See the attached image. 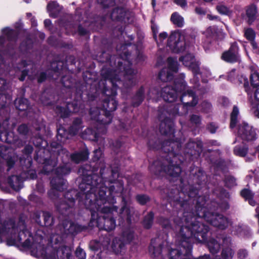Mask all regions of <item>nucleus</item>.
Returning <instances> with one entry per match:
<instances>
[{"mask_svg":"<svg viewBox=\"0 0 259 259\" xmlns=\"http://www.w3.org/2000/svg\"><path fill=\"white\" fill-rule=\"evenodd\" d=\"M42 233L38 231L32 236L22 220L17 226L12 220L3 222L0 220V238L7 239L9 245L21 244L24 248L29 249L32 255L48 259H70L71 252L68 247H62L52 252L51 247H45Z\"/></svg>","mask_w":259,"mask_h":259,"instance_id":"obj_1","label":"nucleus"},{"mask_svg":"<svg viewBox=\"0 0 259 259\" xmlns=\"http://www.w3.org/2000/svg\"><path fill=\"white\" fill-rule=\"evenodd\" d=\"M199 203L197 205L198 217L194 216L191 212H185L183 216L184 222H181L180 218L176 219L174 221L176 229H180L178 237L182 242V248L185 251V255H188L191 250V246L188 240L194 236L200 241H205L206 234L208 231V227L200 222L202 218H204L203 215L204 213L210 212L206 211V208L202 206L203 204L199 205Z\"/></svg>","mask_w":259,"mask_h":259,"instance_id":"obj_2","label":"nucleus"},{"mask_svg":"<svg viewBox=\"0 0 259 259\" xmlns=\"http://www.w3.org/2000/svg\"><path fill=\"white\" fill-rule=\"evenodd\" d=\"M105 189L107 188L100 190L97 195L91 194L96 197L95 201L93 202L87 198L85 203H90L89 207L92 211L91 226H96L99 229L110 231L116 226L113 214L114 212H117V208L115 206H111L115 203V200L113 198H107L106 196Z\"/></svg>","mask_w":259,"mask_h":259,"instance_id":"obj_3","label":"nucleus"},{"mask_svg":"<svg viewBox=\"0 0 259 259\" xmlns=\"http://www.w3.org/2000/svg\"><path fill=\"white\" fill-rule=\"evenodd\" d=\"M117 104V102L114 98H110L108 101L104 103V109L102 110L101 112L105 113V115L101 114L98 108L92 109L90 111L92 118L97 120L99 124H103L104 126L109 124L112 119L111 112L116 110Z\"/></svg>","mask_w":259,"mask_h":259,"instance_id":"obj_4","label":"nucleus"},{"mask_svg":"<svg viewBox=\"0 0 259 259\" xmlns=\"http://www.w3.org/2000/svg\"><path fill=\"white\" fill-rule=\"evenodd\" d=\"M186 88L185 82L181 81L176 84V89L171 88L169 86L165 87L162 89L161 93H159L155 89H152L149 92V96L155 100L162 97L165 101L172 102L176 99L178 93L185 91Z\"/></svg>","mask_w":259,"mask_h":259,"instance_id":"obj_5","label":"nucleus"},{"mask_svg":"<svg viewBox=\"0 0 259 259\" xmlns=\"http://www.w3.org/2000/svg\"><path fill=\"white\" fill-rule=\"evenodd\" d=\"M167 47L175 53L184 51L186 48L184 35L179 31L171 32L168 38Z\"/></svg>","mask_w":259,"mask_h":259,"instance_id":"obj_6","label":"nucleus"},{"mask_svg":"<svg viewBox=\"0 0 259 259\" xmlns=\"http://www.w3.org/2000/svg\"><path fill=\"white\" fill-rule=\"evenodd\" d=\"M69 171V168L67 167H59L57 169V172L59 173V176L55 178H53L51 181L52 188L49 191V194L51 198H53L54 196L56 195V194H55V191H62L66 188L65 181L60 177V175L68 174Z\"/></svg>","mask_w":259,"mask_h":259,"instance_id":"obj_7","label":"nucleus"},{"mask_svg":"<svg viewBox=\"0 0 259 259\" xmlns=\"http://www.w3.org/2000/svg\"><path fill=\"white\" fill-rule=\"evenodd\" d=\"M256 138L255 130L247 123L242 121L238 125V137L235 141L240 142V140L249 141Z\"/></svg>","mask_w":259,"mask_h":259,"instance_id":"obj_8","label":"nucleus"},{"mask_svg":"<svg viewBox=\"0 0 259 259\" xmlns=\"http://www.w3.org/2000/svg\"><path fill=\"white\" fill-rule=\"evenodd\" d=\"M203 216L207 222L221 229H224L230 224L229 220L221 214H214L210 212L204 213Z\"/></svg>","mask_w":259,"mask_h":259,"instance_id":"obj_9","label":"nucleus"},{"mask_svg":"<svg viewBox=\"0 0 259 259\" xmlns=\"http://www.w3.org/2000/svg\"><path fill=\"white\" fill-rule=\"evenodd\" d=\"M167 67L163 68L159 73V77L163 81L170 80L173 73L178 71V64L176 60L169 58L167 61Z\"/></svg>","mask_w":259,"mask_h":259,"instance_id":"obj_10","label":"nucleus"},{"mask_svg":"<svg viewBox=\"0 0 259 259\" xmlns=\"http://www.w3.org/2000/svg\"><path fill=\"white\" fill-rule=\"evenodd\" d=\"M180 60L182 61L183 64L191 69L194 74V77L198 74L199 65L196 62L194 56L190 54H188L180 58Z\"/></svg>","mask_w":259,"mask_h":259,"instance_id":"obj_11","label":"nucleus"},{"mask_svg":"<svg viewBox=\"0 0 259 259\" xmlns=\"http://www.w3.org/2000/svg\"><path fill=\"white\" fill-rule=\"evenodd\" d=\"M78 111L79 107L76 102L68 104L66 108L57 107L56 109V113L62 118L67 117L71 112H77Z\"/></svg>","mask_w":259,"mask_h":259,"instance_id":"obj_12","label":"nucleus"},{"mask_svg":"<svg viewBox=\"0 0 259 259\" xmlns=\"http://www.w3.org/2000/svg\"><path fill=\"white\" fill-rule=\"evenodd\" d=\"M238 47L236 44H233L230 47L229 50L225 52L222 55V59L226 62H234L238 60Z\"/></svg>","mask_w":259,"mask_h":259,"instance_id":"obj_13","label":"nucleus"},{"mask_svg":"<svg viewBox=\"0 0 259 259\" xmlns=\"http://www.w3.org/2000/svg\"><path fill=\"white\" fill-rule=\"evenodd\" d=\"M8 125V120H6L4 121L2 126L0 125V139L2 141L12 143L15 142V140L13 138H11L10 137L11 134L7 132V130L9 128Z\"/></svg>","mask_w":259,"mask_h":259,"instance_id":"obj_14","label":"nucleus"},{"mask_svg":"<svg viewBox=\"0 0 259 259\" xmlns=\"http://www.w3.org/2000/svg\"><path fill=\"white\" fill-rule=\"evenodd\" d=\"M117 63L118 68L115 71H117V72L119 73L120 71L123 69L124 72L123 75H124L125 78L129 80L132 79L136 72L129 66L126 67H124V66L122 65V63L119 61V59H118Z\"/></svg>","mask_w":259,"mask_h":259,"instance_id":"obj_15","label":"nucleus"},{"mask_svg":"<svg viewBox=\"0 0 259 259\" xmlns=\"http://www.w3.org/2000/svg\"><path fill=\"white\" fill-rule=\"evenodd\" d=\"M117 71L107 70L106 68H103L101 70V75L105 79H108L113 85H115V81L118 80L119 78L116 73Z\"/></svg>","mask_w":259,"mask_h":259,"instance_id":"obj_16","label":"nucleus"},{"mask_svg":"<svg viewBox=\"0 0 259 259\" xmlns=\"http://www.w3.org/2000/svg\"><path fill=\"white\" fill-rule=\"evenodd\" d=\"M173 123L169 119L162 121L160 125V132L163 135H172L174 133Z\"/></svg>","mask_w":259,"mask_h":259,"instance_id":"obj_17","label":"nucleus"},{"mask_svg":"<svg viewBox=\"0 0 259 259\" xmlns=\"http://www.w3.org/2000/svg\"><path fill=\"white\" fill-rule=\"evenodd\" d=\"M177 159L176 156L174 157L167 170L164 169L168 175L174 178L178 177L181 171V168L179 165L172 163L176 161Z\"/></svg>","mask_w":259,"mask_h":259,"instance_id":"obj_18","label":"nucleus"},{"mask_svg":"<svg viewBox=\"0 0 259 259\" xmlns=\"http://www.w3.org/2000/svg\"><path fill=\"white\" fill-rule=\"evenodd\" d=\"M250 82L254 87H259V69L256 66H251Z\"/></svg>","mask_w":259,"mask_h":259,"instance_id":"obj_19","label":"nucleus"},{"mask_svg":"<svg viewBox=\"0 0 259 259\" xmlns=\"http://www.w3.org/2000/svg\"><path fill=\"white\" fill-rule=\"evenodd\" d=\"M10 186L15 190L18 191L22 187V180L18 176H13L8 180Z\"/></svg>","mask_w":259,"mask_h":259,"instance_id":"obj_20","label":"nucleus"},{"mask_svg":"<svg viewBox=\"0 0 259 259\" xmlns=\"http://www.w3.org/2000/svg\"><path fill=\"white\" fill-rule=\"evenodd\" d=\"M246 14L249 23H252L257 17V9L254 5H251L247 7Z\"/></svg>","mask_w":259,"mask_h":259,"instance_id":"obj_21","label":"nucleus"},{"mask_svg":"<svg viewBox=\"0 0 259 259\" xmlns=\"http://www.w3.org/2000/svg\"><path fill=\"white\" fill-rule=\"evenodd\" d=\"M89 152L88 150H84L80 153L73 154L71 155V159L75 163H79L81 161H84L88 159Z\"/></svg>","mask_w":259,"mask_h":259,"instance_id":"obj_22","label":"nucleus"},{"mask_svg":"<svg viewBox=\"0 0 259 259\" xmlns=\"http://www.w3.org/2000/svg\"><path fill=\"white\" fill-rule=\"evenodd\" d=\"M152 29L153 33V37L157 41V45L159 47L160 45L162 44L163 41L167 38V34L166 32H162L159 34L158 38H157L156 34L157 33V28L155 25L152 26Z\"/></svg>","mask_w":259,"mask_h":259,"instance_id":"obj_23","label":"nucleus"},{"mask_svg":"<svg viewBox=\"0 0 259 259\" xmlns=\"http://www.w3.org/2000/svg\"><path fill=\"white\" fill-rule=\"evenodd\" d=\"M2 32L3 36H0V44H3V37L7 38L8 39L11 40L13 38H15L16 36V32L9 28H6L3 29Z\"/></svg>","mask_w":259,"mask_h":259,"instance_id":"obj_24","label":"nucleus"},{"mask_svg":"<svg viewBox=\"0 0 259 259\" xmlns=\"http://www.w3.org/2000/svg\"><path fill=\"white\" fill-rule=\"evenodd\" d=\"M170 19L172 22L178 27H182L184 24L183 17L177 12L171 15Z\"/></svg>","mask_w":259,"mask_h":259,"instance_id":"obj_25","label":"nucleus"},{"mask_svg":"<svg viewBox=\"0 0 259 259\" xmlns=\"http://www.w3.org/2000/svg\"><path fill=\"white\" fill-rule=\"evenodd\" d=\"M125 12L122 8H116L114 9L111 14V18L112 20H121L125 15Z\"/></svg>","mask_w":259,"mask_h":259,"instance_id":"obj_26","label":"nucleus"},{"mask_svg":"<svg viewBox=\"0 0 259 259\" xmlns=\"http://www.w3.org/2000/svg\"><path fill=\"white\" fill-rule=\"evenodd\" d=\"M124 246V243L120 240L115 238L113 240L111 248L113 251L116 254L121 252Z\"/></svg>","mask_w":259,"mask_h":259,"instance_id":"obj_27","label":"nucleus"},{"mask_svg":"<svg viewBox=\"0 0 259 259\" xmlns=\"http://www.w3.org/2000/svg\"><path fill=\"white\" fill-rule=\"evenodd\" d=\"M81 121L80 118L76 119L73 123V125L70 127L69 133L71 135L76 134L81 128Z\"/></svg>","mask_w":259,"mask_h":259,"instance_id":"obj_28","label":"nucleus"},{"mask_svg":"<svg viewBox=\"0 0 259 259\" xmlns=\"http://www.w3.org/2000/svg\"><path fill=\"white\" fill-rule=\"evenodd\" d=\"M15 105L19 110L23 111L27 110L28 107V100L24 98L16 99L15 100Z\"/></svg>","mask_w":259,"mask_h":259,"instance_id":"obj_29","label":"nucleus"},{"mask_svg":"<svg viewBox=\"0 0 259 259\" xmlns=\"http://www.w3.org/2000/svg\"><path fill=\"white\" fill-rule=\"evenodd\" d=\"M254 98L256 103L252 110L254 116L259 118V88L254 93Z\"/></svg>","mask_w":259,"mask_h":259,"instance_id":"obj_30","label":"nucleus"},{"mask_svg":"<svg viewBox=\"0 0 259 259\" xmlns=\"http://www.w3.org/2000/svg\"><path fill=\"white\" fill-rule=\"evenodd\" d=\"M187 95H188L189 97H191L193 101L191 102L186 103L185 105L183 106V107H187L188 106H195L197 103V100L194 96V92L191 90H188L187 91V93H185L183 96H186Z\"/></svg>","mask_w":259,"mask_h":259,"instance_id":"obj_31","label":"nucleus"},{"mask_svg":"<svg viewBox=\"0 0 259 259\" xmlns=\"http://www.w3.org/2000/svg\"><path fill=\"white\" fill-rule=\"evenodd\" d=\"M239 114V110L237 107L234 106L231 115L230 127L233 128L237 122V117Z\"/></svg>","mask_w":259,"mask_h":259,"instance_id":"obj_32","label":"nucleus"},{"mask_svg":"<svg viewBox=\"0 0 259 259\" xmlns=\"http://www.w3.org/2000/svg\"><path fill=\"white\" fill-rule=\"evenodd\" d=\"M208 246L210 251L212 253L217 252L220 248V244L214 239H211L208 242Z\"/></svg>","mask_w":259,"mask_h":259,"instance_id":"obj_33","label":"nucleus"},{"mask_svg":"<svg viewBox=\"0 0 259 259\" xmlns=\"http://www.w3.org/2000/svg\"><path fill=\"white\" fill-rule=\"evenodd\" d=\"M247 152V148L244 145L242 146H236L234 149V154L241 157L244 156L246 154Z\"/></svg>","mask_w":259,"mask_h":259,"instance_id":"obj_34","label":"nucleus"},{"mask_svg":"<svg viewBox=\"0 0 259 259\" xmlns=\"http://www.w3.org/2000/svg\"><path fill=\"white\" fill-rule=\"evenodd\" d=\"M216 9L218 12L222 15H230L232 14L230 9L223 4L218 5Z\"/></svg>","mask_w":259,"mask_h":259,"instance_id":"obj_35","label":"nucleus"},{"mask_svg":"<svg viewBox=\"0 0 259 259\" xmlns=\"http://www.w3.org/2000/svg\"><path fill=\"white\" fill-rule=\"evenodd\" d=\"M161 251V247L160 245L156 247L154 245V242L152 241V244L149 247V252L153 257L158 256L160 253Z\"/></svg>","mask_w":259,"mask_h":259,"instance_id":"obj_36","label":"nucleus"},{"mask_svg":"<svg viewBox=\"0 0 259 259\" xmlns=\"http://www.w3.org/2000/svg\"><path fill=\"white\" fill-rule=\"evenodd\" d=\"M69 227L68 228L66 229L65 228H64L65 231L69 233L73 234L78 232H79L81 230V227L77 224L69 222Z\"/></svg>","mask_w":259,"mask_h":259,"instance_id":"obj_37","label":"nucleus"},{"mask_svg":"<svg viewBox=\"0 0 259 259\" xmlns=\"http://www.w3.org/2000/svg\"><path fill=\"white\" fill-rule=\"evenodd\" d=\"M58 7L59 5L56 2L50 3L48 5L47 9L48 11L50 13V15L55 17V15H53V13H56L59 10Z\"/></svg>","mask_w":259,"mask_h":259,"instance_id":"obj_38","label":"nucleus"},{"mask_svg":"<svg viewBox=\"0 0 259 259\" xmlns=\"http://www.w3.org/2000/svg\"><path fill=\"white\" fill-rule=\"evenodd\" d=\"M153 214L152 212H150L145 217L143 221V225L145 228L149 229L151 227L153 222Z\"/></svg>","mask_w":259,"mask_h":259,"instance_id":"obj_39","label":"nucleus"},{"mask_svg":"<svg viewBox=\"0 0 259 259\" xmlns=\"http://www.w3.org/2000/svg\"><path fill=\"white\" fill-rule=\"evenodd\" d=\"M68 204L66 203H61L60 206L58 207L59 210L62 212H64V210H66L67 207H72L74 204V199L73 198H71L68 199Z\"/></svg>","mask_w":259,"mask_h":259,"instance_id":"obj_40","label":"nucleus"},{"mask_svg":"<svg viewBox=\"0 0 259 259\" xmlns=\"http://www.w3.org/2000/svg\"><path fill=\"white\" fill-rule=\"evenodd\" d=\"M68 138V132L63 127H60L58 130V139L61 141Z\"/></svg>","mask_w":259,"mask_h":259,"instance_id":"obj_41","label":"nucleus"},{"mask_svg":"<svg viewBox=\"0 0 259 259\" xmlns=\"http://www.w3.org/2000/svg\"><path fill=\"white\" fill-rule=\"evenodd\" d=\"M123 238L126 242H130L134 238L133 232L131 230L124 231L123 233Z\"/></svg>","mask_w":259,"mask_h":259,"instance_id":"obj_42","label":"nucleus"},{"mask_svg":"<svg viewBox=\"0 0 259 259\" xmlns=\"http://www.w3.org/2000/svg\"><path fill=\"white\" fill-rule=\"evenodd\" d=\"M245 37L250 41H253L255 37V32L251 29H247L245 31Z\"/></svg>","mask_w":259,"mask_h":259,"instance_id":"obj_43","label":"nucleus"},{"mask_svg":"<svg viewBox=\"0 0 259 259\" xmlns=\"http://www.w3.org/2000/svg\"><path fill=\"white\" fill-rule=\"evenodd\" d=\"M62 241V237L58 234H53L51 237V242L52 245L57 244Z\"/></svg>","mask_w":259,"mask_h":259,"instance_id":"obj_44","label":"nucleus"},{"mask_svg":"<svg viewBox=\"0 0 259 259\" xmlns=\"http://www.w3.org/2000/svg\"><path fill=\"white\" fill-rule=\"evenodd\" d=\"M130 209L126 206H124L121 208L120 213L123 217H126L128 221L130 220Z\"/></svg>","mask_w":259,"mask_h":259,"instance_id":"obj_45","label":"nucleus"},{"mask_svg":"<svg viewBox=\"0 0 259 259\" xmlns=\"http://www.w3.org/2000/svg\"><path fill=\"white\" fill-rule=\"evenodd\" d=\"M241 196L245 199H249L253 197V194L248 189H244L241 192Z\"/></svg>","mask_w":259,"mask_h":259,"instance_id":"obj_46","label":"nucleus"},{"mask_svg":"<svg viewBox=\"0 0 259 259\" xmlns=\"http://www.w3.org/2000/svg\"><path fill=\"white\" fill-rule=\"evenodd\" d=\"M44 220L45 222V225L49 226L52 224V218L51 214L48 212H45L44 213Z\"/></svg>","mask_w":259,"mask_h":259,"instance_id":"obj_47","label":"nucleus"},{"mask_svg":"<svg viewBox=\"0 0 259 259\" xmlns=\"http://www.w3.org/2000/svg\"><path fill=\"white\" fill-rule=\"evenodd\" d=\"M136 98L138 100V102L134 103V105L138 106L142 102L143 100V90L142 89L140 90L137 93L136 96Z\"/></svg>","mask_w":259,"mask_h":259,"instance_id":"obj_48","label":"nucleus"},{"mask_svg":"<svg viewBox=\"0 0 259 259\" xmlns=\"http://www.w3.org/2000/svg\"><path fill=\"white\" fill-rule=\"evenodd\" d=\"M233 255V252L232 249L228 248L226 250H224L222 252V255L226 259H229L231 258Z\"/></svg>","mask_w":259,"mask_h":259,"instance_id":"obj_49","label":"nucleus"},{"mask_svg":"<svg viewBox=\"0 0 259 259\" xmlns=\"http://www.w3.org/2000/svg\"><path fill=\"white\" fill-rule=\"evenodd\" d=\"M75 254L79 259H84L85 257V253L83 249L78 247L76 249Z\"/></svg>","mask_w":259,"mask_h":259,"instance_id":"obj_50","label":"nucleus"},{"mask_svg":"<svg viewBox=\"0 0 259 259\" xmlns=\"http://www.w3.org/2000/svg\"><path fill=\"white\" fill-rule=\"evenodd\" d=\"M225 183L228 187H231L236 184L235 179L232 177H227L225 180Z\"/></svg>","mask_w":259,"mask_h":259,"instance_id":"obj_51","label":"nucleus"},{"mask_svg":"<svg viewBox=\"0 0 259 259\" xmlns=\"http://www.w3.org/2000/svg\"><path fill=\"white\" fill-rule=\"evenodd\" d=\"M18 131L19 134L25 135L28 132V127L25 124H21L18 127Z\"/></svg>","mask_w":259,"mask_h":259,"instance_id":"obj_52","label":"nucleus"},{"mask_svg":"<svg viewBox=\"0 0 259 259\" xmlns=\"http://www.w3.org/2000/svg\"><path fill=\"white\" fill-rule=\"evenodd\" d=\"M137 199L140 204H144L149 200V198L145 195H139Z\"/></svg>","mask_w":259,"mask_h":259,"instance_id":"obj_53","label":"nucleus"},{"mask_svg":"<svg viewBox=\"0 0 259 259\" xmlns=\"http://www.w3.org/2000/svg\"><path fill=\"white\" fill-rule=\"evenodd\" d=\"M175 3L180 6L182 9H186L187 7L186 0H174Z\"/></svg>","mask_w":259,"mask_h":259,"instance_id":"obj_54","label":"nucleus"},{"mask_svg":"<svg viewBox=\"0 0 259 259\" xmlns=\"http://www.w3.org/2000/svg\"><path fill=\"white\" fill-rule=\"evenodd\" d=\"M94 160H97L100 159V158L101 157L102 153V151L100 149H98L94 150Z\"/></svg>","mask_w":259,"mask_h":259,"instance_id":"obj_55","label":"nucleus"},{"mask_svg":"<svg viewBox=\"0 0 259 259\" xmlns=\"http://www.w3.org/2000/svg\"><path fill=\"white\" fill-rule=\"evenodd\" d=\"M195 11L196 14L201 16L205 15L206 14V11L201 7H196Z\"/></svg>","mask_w":259,"mask_h":259,"instance_id":"obj_56","label":"nucleus"},{"mask_svg":"<svg viewBox=\"0 0 259 259\" xmlns=\"http://www.w3.org/2000/svg\"><path fill=\"white\" fill-rule=\"evenodd\" d=\"M238 255L240 259H244L247 255V252L246 250L241 249L238 251Z\"/></svg>","mask_w":259,"mask_h":259,"instance_id":"obj_57","label":"nucleus"},{"mask_svg":"<svg viewBox=\"0 0 259 259\" xmlns=\"http://www.w3.org/2000/svg\"><path fill=\"white\" fill-rule=\"evenodd\" d=\"M191 121L192 123H194L196 124H199L200 122V118L199 116L197 115H192L191 118Z\"/></svg>","mask_w":259,"mask_h":259,"instance_id":"obj_58","label":"nucleus"},{"mask_svg":"<svg viewBox=\"0 0 259 259\" xmlns=\"http://www.w3.org/2000/svg\"><path fill=\"white\" fill-rule=\"evenodd\" d=\"M7 150V147L5 145L0 146V155L5 158L6 155L5 152Z\"/></svg>","mask_w":259,"mask_h":259,"instance_id":"obj_59","label":"nucleus"},{"mask_svg":"<svg viewBox=\"0 0 259 259\" xmlns=\"http://www.w3.org/2000/svg\"><path fill=\"white\" fill-rule=\"evenodd\" d=\"M157 165V162H155L154 165H151L150 167V169L151 170V171H153V172H154L155 174L157 175V170H159L160 169H162L163 168L162 167V166H160V167H158L156 168V169L155 170V166Z\"/></svg>","mask_w":259,"mask_h":259,"instance_id":"obj_60","label":"nucleus"},{"mask_svg":"<svg viewBox=\"0 0 259 259\" xmlns=\"http://www.w3.org/2000/svg\"><path fill=\"white\" fill-rule=\"evenodd\" d=\"M80 189L86 194V190L88 188L91 189V186L89 184L84 185V184H81L79 185Z\"/></svg>","mask_w":259,"mask_h":259,"instance_id":"obj_61","label":"nucleus"},{"mask_svg":"<svg viewBox=\"0 0 259 259\" xmlns=\"http://www.w3.org/2000/svg\"><path fill=\"white\" fill-rule=\"evenodd\" d=\"M208 130L211 133H214L215 132L217 127L213 124H210L208 127Z\"/></svg>","mask_w":259,"mask_h":259,"instance_id":"obj_62","label":"nucleus"},{"mask_svg":"<svg viewBox=\"0 0 259 259\" xmlns=\"http://www.w3.org/2000/svg\"><path fill=\"white\" fill-rule=\"evenodd\" d=\"M46 77V74L44 73H41L39 76L38 78V82H41L45 79Z\"/></svg>","mask_w":259,"mask_h":259,"instance_id":"obj_63","label":"nucleus"},{"mask_svg":"<svg viewBox=\"0 0 259 259\" xmlns=\"http://www.w3.org/2000/svg\"><path fill=\"white\" fill-rule=\"evenodd\" d=\"M5 84H6V81L2 78H0V90L1 91L5 89Z\"/></svg>","mask_w":259,"mask_h":259,"instance_id":"obj_64","label":"nucleus"}]
</instances>
